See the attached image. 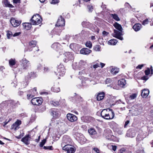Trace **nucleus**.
Masks as SVG:
<instances>
[{"instance_id":"nucleus-39","label":"nucleus","mask_w":153,"mask_h":153,"mask_svg":"<svg viewBox=\"0 0 153 153\" xmlns=\"http://www.w3.org/2000/svg\"><path fill=\"white\" fill-rule=\"evenodd\" d=\"M10 103L14 106H17L20 105L19 102L18 101H16L14 100H11Z\"/></svg>"},{"instance_id":"nucleus-61","label":"nucleus","mask_w":153,"mask_h":153,"mask_svg":"<svg viewBox=\"0 0 153 153\" xmlns=\"http://www.w3.org/2000/svg\"><path fill=\"white\" fill-rule=\"evenodd\" d=\"M144 65L143 64H141V65H138V66L136 67L137 68H139L140 69H141L144 66Z\"/></svg>"},{"instance_id":"nucleus-23","label":"nucleus","mask_w":153,"mask_h":153,"mask_svg":"<svg viewBox=\"0 0 153 153\" xmlns=\"http://www.w3.org/2000/svg\"><path fill=\"white\" fill-rule=\"evenodd\" d=\"M81 120L84 122L87 123H89L92 120L93 118L90 116H83L81 117Z\"/></svg>"},{"instance_id":"nucleus-53","label":"nucleus","mask_w":153,"mask_h":153,"mask_svg":"<svg viewBox=\"0 0 153 153\" xmlns=\"http://www.w3.org/2000/svg\"><path fill=\"white\" fill-rule=\"evenodd\" d=\"M59 2V0H52L51 3L52 4H56Z\"/></svg>"},{"instance_id":"nucleus-7","label":"nucleus","mask_w":153,"mask_h":153,"mask_svg":"<svg viewBox=\"0 0 153 153\" xmlns=\"http://www.w3.org/2000/svg\"><path fill=\"white\" fill-rule=\"evenodd\" d=\"M72 140L68 135H64L63 137L62 142L61 144V147H63L65 145H69L71 143Z\"/></svg>"},{"instance_id":"nucleus-54","label":"nucleus","mask_w":153,"mask_h":153,"mask_svg":"<svg viewBox=\"0 0 153 153\" xmlns=\"http://www.w3.org/2000/svg\"><path fill=\"white\" fill-rule=\"evenodd\" d=\"M112 80L110 78H108L106 79L105 81V83L106 84H108L111 82Z\"/></svg>"},{"instance_id":"nucleus-50","label":"nucleus","mask_w":153,"mask_h":153,"mask_svg":"<svg viewBox=\"0 0 153 153\" xmlns=\"http://www.w3.org/2000/svg\"><path fill=\"white\" fill-rule=\"evenodd\" d=\"M53 147L52 146H44L43 147V149H49L50 150H53Z\"/></svg>"},{"instance_id":"nucleus-1","label":"nucleus","mask_w":153,"mask_h":153,"mask_svg":"<svg viewBox=\"0 0 153 153\" xmlns=\"http://www.w3.org/2000/svg\"><path fill=\"white\" fill-rule=\"evenodd\" d=\"M101 117L106 120H111L114 118V114L113 110L110 108L104 109L101 112Z\"/></svg>"},{"instance_id":"nucleus-59","label":"nucleus","mask_w":153,"mask_h":153,"mask_svg":"<svg viewBox=\"0 0 153 153\" xmlns=\"http://www.w3.org/2000/svg\"><path fill=\"white\" fill-rule=\"evenodd\" d=\"M102 33V34H103V36H107V35H108L109 33L108 32H107L105 31H103Z\"/></svg>"},{"instance_id":"nucleus-17","label":"nucleus","mask_w":153,"mask_h":153,"mask_svg":"<svg viewBox=\"0 0 153 153\" xmlns=\"http://www.w3.org/2000/svg\"><path fill=\"white\" fill-rule=\"evenodd\" d=\"M10 22L12 25L14 27H16L20 25L21 23V21H18L15 18H11L10 19Z\"/></svg>"},{"instance_id":"nucleus-18","label":"nucleus","mask_w":153,"mask_h":153,"mask_svg":"<svg viewBox=\"0 0 153 153\" xmlns=\"http://www.w3.org/2000/svg\"><path fill=\"white\" fill-rule=\"evenodd\" d=\"M51 114L53 117H57L59 115V111L58 109L56 108H52L50 111Z\"/></svg>"},{"instance_id":"nucleus-2","label":"nucleus","mask_w":153,"mask_h":153,"mask_svg":"<svg viewBox=\"0 0 153 153\" xmlns=\"http://www.w3.org/2000/svg\"><path fill=\"white\" fill-rule=\"evenodd\" d=\"M20 65L19 68V71L22 72L27 69L30 66V64L29 61L25 58H23L21 61Z\"/></svg>"},{"instance_id":"nucleus-10","label":"nucleus","mask_w":153,"mask_h":153,"mask_svg":"<svg viewBox=\"0 0 153 153\" xmlns=\"http://www.w3.org/2000/svg\"><path fill=\"white\" fill-rule=\"evenodd\" d=\"M65 19L62 17L61 16H60L58 18L56 24L57 26H60V27L61 29L63 28V27L65 26Z\"/></svg>"},{"instance_id":"nucleus-16","label":"nucleus","mask_w":153,"mask_h":153,"mask_svg":"<svg viewBox=\"0 0 153 153\" xmlns=\"http://www.w3.org/2000/svg\"><path fill=\"white\" fill-rule=\"evenodd\" d=\"M65 56V62H67L68 61L72 60L74 59V57L73 54L71 53L70 52H66L64 53Z\"/></svg>"},{"instance_id":"nucleus-21","label":"nucleus","mask_w":153,"mask_h":153,"mask_svg":"<svg viewBox=\"0 0 153 153\" xmlns=\"http://www.w3.org/2000/svg\"><path fill=\"white\" fill-rule=\"evenodd\" d=\"M22 122L21 120H17L11 126V128L14 129L15 130H17L19 128V126L21 124Z\"/></svg>"},{"instance_id":"nucleus-3","label":"nucleus","mask_w":153,"mask_h":153,"mask_svg":"<svg viewBox=\"0 0 153 153\" xmlns=\"http://www.w3.org/2000/svg\"><path fill=\"white\" fill-rule=\"evenodd\" d=\"M65 68L64 66L61 64H60L58 66L57 71H54V73L58 77L59 79H60V76H63L65 73Z\"/></svg>"},{"instance_id":"nucleus-62","label":"nucleus","mask_w":153,"mask_h":153,"mask_svg":"<svg viewBox=\"0 0 153 153\" xmlns=\"http://www.w3.org/2000/svg\"><path fill=\"white\" fill-rule=\"evenodd\" d=\"M112 149L115 151L117 149V146H116L111 145Z\"/></svg>"},{"instance_id":"nucleus-55","label":"nucleus","mask_w":153,"mask_h":153,"mask_svg":"<svg viewBox=\"0 0 153 153\" xmlns=\"http://www.w3.org/2000/svg\"><path fill=\"white\" fill-rule=\"evenodd\" d=\"M85 74V71L84 69H82V70L79 72V75H82Z\"/></svg>"},{"instance_id":"nucleus-13","label":"nucleus","mask_w":153,"mask_h":153,"mask_svg":"<svg viewBox=\"0 0 153 153\" xmlns=\"http://www.w3.org/2000/svg\"><path fill=\"white\" fill-rule=\"evenodd\" d=\"M36 42L35 41H32L30 42L29 43L28 46L26 47L25 49V51H32V48L36 46Z\"/></svg>"},{"instance_id":"nucleus-33","label":"nucleus","mask_w":153,"mask_h":153,"mask_svg":"<svg viewBox=\"0 0 153 153\" xmlns=\"http://www.w3.org/2000/svg\"><path fill=\"white\" fill-rule=\"evenodd\" d=\"M4 2L6 7H13V6L11 4H10L8 0H4Z\"/></svg>"},{"instance_id":"nucleus-35","label":"nucleus","mask_w":153,"mask_h":153,"mask_svg":"<svg viewBox=\"0 0 153 153\" xmlns=\"http://www.w3.org/2000/svg\"><path fill=\"white\" fill-rule=\"evenodd\" d=\"M111 17L116 21H118L120 20L118 15L116 14H111Z\"/></svg>"},{"instance_id":"nucleus-34","label":"nucleus","mask_w":153,"mask_h":153,"mask_svg":"<svg viewBox=\"0 0 153 153\" xmlns=\"http://www.w3.org/2000/svg\"><path fill=\"white\" fill-rule=\"evenodd\" d=\"M89 133L91 135H94L96 134L97 132L93 128H91L88 130Z\"/></svg>"},{"instance_id":"nucleus-52","label":"nucleus","mask_w":153,"mask_h":153,"mask_svg":"<svg viewBox=\"0 0 153 153\" xmlns=\"http://www.w3.org/2000/svg\"><path fill=\"white\" fill-rule=\"evenodd\" d=\"M87 7L89 11L91 12L92 11L93 9V7L92 5H88Z\"/></svg>"},{"instance_id":"nucleus-9","label":"nucleus","mask_w":153,"mask_h":153,"mask_svg":"<svg viewBox=\"0 0 153 153\" xmlns=\"http://www.w3.org/2000/svg\"><path fill=\"white\" fill-rule=\"evenodd\" d=\"M148 135V133L146 131H141L138 134L136 138L137 141L139 142L140 141L143 140V139L147 136Z\"/></svg>"},{"instance_id":"nucleus-25","label":"nucleus","mask_w":153,"mask_h":153,"mask_svg":"<svg viewBox=\"0 0 153 153\" xmlns=\"http://www.w3.org/2000/svg\"><path fill=\"white\" fill-rule=\"evenodd\" d=\"M149 91L148 89H145L142 91L141 95L143 98H146L148 95L149 93Z\"/></svg>"},{"instance_id":"nucleus-28","label":"nucleus","mask_w":153,"mask_h":153,"mask_svg":"<svg viewBox=\"0 0 153 153\" xmlns=\"http://www.w3.org/2000/svg\"><path fill=\"white\" fill-rule=\"evenodd\" d=\"M105 97V93L103 92L99 93L97 96V100L98 101H100L102 100Z\"/></svg>"},{"instance_id":"nucleus-60","label":"nucleus","mask_w":153,"mask_h":153,"mask_svg":"<svg viewBox=\"0 0 153 153\" xmlns=\"http://www.w3.org/2000/svg\"><path fill=\"white\" fill-rule=\"evenodd\" d=\"M100 66V64H96L93 65V67L94 68H96Z\"/></svg>"},{"instance_id":"nucleus-6","label":"nucleus","mask_w":153,"mask_h":153,"mask_svg":"<svg viewBox=\"0 0 153 153\" xmlns=\"http://www.w3.org/2000/svg\"><path fill=\"white\" fill-rule=\"evenodd\" d=\"M74 137L81 144H83L85 142V139L81 133L76 132L73 134Z\"/></svg>"},{"instance_id":"nucleus-48","label":"nucleus","mask_w":153,"mask_h":153,"mask_svg":"<svg viewBox=\"0 0 153 153\" xmlns=\"http://www.w3.org/2000/svg\"><path fill=\"white\" fill-rule=\"evenodd\" d=\"M149 21L148 19H146L143 20L142 22V24L143 25H145L149 23Z\"/></svg>"},{"instance_id":"nucleus-45","label":"nucleus","mask_w":153,"mask_h":153,"mask_svg":"<svg viewBox=\"0 0 153 153\" xmlns=\"http://www.w3.org/2000/svg\"><path fill=\"white\" fill-rule=\"evenodd\" d=\"M13 35L12 32L10 31H8L7 32V38L9 39Z\"/></svg>"},{"instance_id":"nucleus-26","label":"nucleus","mask_w":153,"mask_h":153,"mask_svg":"<svg viewBox=\"0 0 153 153\" xmlns=\"http://www.w3.org/2000/svg\"><path fill=\"white\" fill-rule=\"evenodd\" d=\"M142 27L141 25L139 23H137L134 25L132 28L135 31H139Z\"/></svg>"},{"instance_id":"nucleus-56","label":"nucleus","mask_w":153,"mask_h":153,"mask_svg":"<svg viewBox=\"0 0 153 153\" xmlns=\"http://www.w3.org/2000/svg\"><path fill=\"white\" fill-rule=\"evenodd\" d=\"M43 66L41 64H39L38 65L37 67V69L39 70H40L43 68Z\"/></svg>"},{"instance_id":"nucleus-12","label":"nucleus","mask_w":153,"mask_h":153,"mask_svg":"<svg viewBox=\"0 0 153 153\" xmlns=\"http://www.w3.org/2000/svg\"><path fill=\"white\" fill-rule=\"evenodd\" d=\"M36 88H34L33 89H31L28 91L27 97L28 99H30L34 97L37 94Z\"/></svg>"},{"instance_id":"nucleus-27","label":"nucleus","mask_w":153,"mask_h":153,"mask_svg":"<svg viewBox=\"0 0 153 153\" xmlns=\"http://www.w3.org/2000/svg\"><path fill=\"white\" fill-rule=\"evenodd\" d=\"M118 85L121 87H123L126 84V81L124 79H122L118 81Z\"/></svg>"},{"instance_id":"nucleus-4","label":"nucleus","mask_w":153,"mask_h":153,"mask_svg":"<svg viewBox=\"0 0 153 153\" xmlns=\"http://www.w3.org/2000/svg\"><path fill=\"white\" fill-rule=\"evenodd\" d=\"M42 19L38 14L34 15L30 19V21L32 25H38L42 22Z\"/></svg>"},{"instance_id":"nucleus-44","label":"nucleus","mask_w":153,"mask_h":153,"mask_svg":"<svg viewBox=\"0 0 153 153\" xmlns=\"http://www.w3.org/2000/svg\"><path fill=\"white\" fill-rule=\"evenodd\" d=\"M137 96V95L135 94H133L131 95H130L129 97V99L130 100H133Z\"/></svg>"},{"instance_id":"nucleus-5","label":"nucleus","mask_w":153,"mask_h":153,"mask_svg":"<svg viewBox=\"0 0 153 153\" xmlns=\"http://www.w3.org/2000/svg\"><path fill=\"white\" fill-rule=\"evenodd\" d=\"M86 63L85 62L82 60H81L79 62L78 65H77L76 62H74L72 65V67L74 70H80L84 69Z\"/></svg>"},{"instance_id":"nucleus-43","label":"nucleus","mask_w":153,"mask_h":153,"mask_svg":"<svg viewBox=\"0 0 153 153\" xmlns=\"http://www.w3.org/2000/svg\"><path fill=\"white\" fill-rule=\"evenodd\" d=\"M118 153H129L128 152L126 151V149L124 148L121 149L118 152Z\"/></svg>"},{"instance_id":"nucleus-41","label":"nucleus","mask_w":153,"mask_h":153,"mask_svg":"<svg viewBox=\"0 0 153 153\" xmlns=\"http://www.w3.org/2000/svg\"><path fill=\"white\" fill-rule=\"evenodd\" d=\"M85 45L87 47L91 48L92 47V43L91 41H87L85 43Z\"/></svg>"},{"instance_id":"nucleus-19","label":"nucleus","mask_w":153,"mask_h":153,"mask_svg":"<svg viewBox=\"0 0 153 153\" xmlns=\"http://www.w3.org/2000/svg\"><path fill=\"white\" fill-rule=\"evenodd\" d=\"M67 117L68 119L71 122H75L77 120V117L76 116L71 113L68 114L67 115Z\"/></svg>"},{"instance_id":"nucleus-11","label":"nucleus","mask_w":153,"mask_h":153,"mask_svg":"<svg viewBox=\"0 0 153 153\" xmlns=\"http://www.w3.org/2000/svg\"><path fill=\"white\" fill-rule=\"evenodd\" d=\"M43 101L41 98H34L32 99L31 102L33 105H39L42 104Z\"/></svg>"},{"instance_id":"nucleus-29","label":"nucleus","mask_w":153,"mask_h":153,"mask_svg":"<svg viewBox=\"0 0 153 153\" xmlns=\"http://www.w3.org/2000/svg\"><path fill=\"white\" fill-rule=\"evenodd\" d=\"M31 23H24L22 24V25L25 29L29 30L31 27Z\"/></svg>"},{"instance_id":"nucleus-37","label":"nucleus","mask_w":153,"mask_h":153,"mask_svg":"<svg viewBox=\"0 0 153 153\" xmlns=\"http://www.w3.org/2000/svg\"><path fill=\"white\" fill-rule=\"evenodd\" d=\"M9 64L10 66H12L15 65L16 64L15 59H10L9 60Z\"/></svg>"},{"instance_id":"nucleus-57","label":"nucleus","mask_w":153,"mask_h":153,"mask_svg":"<svg viewBox=\"0 0 153 153\" xmlns=\"http://www.w3.org/2000/svg\"><path fill=\"white\" fill-rule=\"evenodd\" d=\"M93 150L97 153H99L100 152V150L98 148L96 147L94 148Z\"/></svg>"},{"instance_id":"nucleus-24","label":"nucleus","mask_w":153,"mask_h":153,"mask_svg":"<svg viewBox=\"0 0 153 153\" xmlns=\"http://www.w3.org/2000/svg\"><path fill=\"white\" fill-rule=\"evenodd\" d=\"M91 51L88 48H84L82 49L80 51L81 54L85 55L89 54Z\"/></svg>"},{"instance_id":"nucleus-8","label":"nucleus","mask_w":153,"mask_h":153,"mask_svg":"<svg viewBox=\"0 0 153 153\" xmlns=\"http://www.w3.org/2000/svg\"><path fill=\"white\" fill-rule=\"evenodd\" d=\"M62 148V149L67 152V153H74L76 150V149L71 145H65Z\"/></svg>"},{"instance_id":"nucleus-46","label":"nucleus","mask_w":153,"mask_h":153,"mask_svg":"<svg viewBox=\"0 0 153 153\" xmlns=\"http://www.w3.org/2000/svg\"><path fill=\"white\" fill-rule=\"evenodd\" d=\"M46 140L45 139H44L42 140V142H40L39 146L40 147H42L45 144L46 142Z\"/></svg>"},{"instance_id":"nucleus-30","label":"nucleus","mask_w":153,"mask_h":153,"mask_svg":"<svg viewBox=\"0 0 153 153\" xmlns=\"http://www.w3.org/2000/svg\"><path fill=\"white\" fill-rule=\"evenodd\" d=\"M118 41L117 39H112L109 40L108 42V44L109 45H115L117 42Z\"/></svg>"},{"instance_id":"nucleus-31","label":"nucleus","mask_w":153,"mask_h":153,"mask_svg":"<svg viewBox=\"0 0 153 153\" xmlns=\"http://www.w3.org/2000/svg\"><path fill=\"white\" fill-rule=\"evenodd\" d=\"M115 28L120 31H122L123 28L121 25L117 22L115 23L114 25Z\"/></svg>"},{"instance_id":"nucleus-63","label":"nucleus","mask_w":153,"mask_h":153,"mask_svg":"<svg viewBox=\"0 0 153 153\" xmlns=\"http://www.w3.org/2000/svg\"><path fill=\"white\" fill-rule=\"evenodd\" d=\"M21 33L20 32H18V33H15L13 35V36L14 37H15V36H19L20 34Z\"/></svg>"},{"instance_id":"nucleus-32","label":"nucleus","mask_w":153,"mask_h":153,"mask_svg":"<svg viewBox=\"0 0 153 153\" xmlns=\"http://www.w3.org/2000/svg\"><path fill=\"white\" fill-rule=\"evenodd\" d=\"M119 71V69L117 68H112L111 70V72L112 74L116 75Z\"/></svg>"},{"instance_id":"nucleus-42","label":"nucleus","mask_w":153,"mask_h":153,"mask_svg":"<svg viewBox=\"0 0 153 153\" xmlns=\"http://www.w3.org/2000/svg\"><path fill=\"white\" fill-rule=\"evenodd\" d=\"M101 47L100 45H96L94 47V49L96 51H100Z\"/></svg>"},{"instance_id":"nucleus-36","label":"nucleus","mask_w":153,"mask_h":153,"mask_svg":"<svg viewBox=\"0 0 153 153\" xmlns=\"http://www.w3.org/2000/svg\"><path fill=\"white\" fill-rule=\"evenodd\" d=\"M50 103L55 106H57L59 105V102L58 101H50Z\"/></svg>"},{"instance_id":"nucleus-38","label":"nucleus","mask_w":153,"mask_h":153,"mask_svg":"<svg viewBox=\"0 0 153 153\" xmlns=\"http://www.w3.org/2000/svg\"><path fill=\"white\" fill-rule=\"evenodd\" d=\"M51 90L52 91L55 92H58L60 91V89L59 87H53L51 88Z\"/></svg>"},{"instance_id":"nucleus-20","label":"nucleus","mask_w":153,"mask_h":153,"mask_svg":"<svg viewBox=\"0 0 153 153\" xmlns=\"http://www.w3.org/2000/svg\"><path fill=\"white\" fill-rule=\"evenodd\" d=\"M31 135L30 134H28L22 138L21 141L24 143L25 144L28 145L30 144L29 139L30 138Z\"/></svg>"},{"instance_id":"nucleus-64","label":"nucleus","mask_w":153,"mask_h":153,"mask_svg":"<svg viewBox=\"0 0 153 153\" xmlns=\"http://www.w3.org/2000/svg\"><path fill=\"white\" fill-rule=\"evenodd\" d=\"M137 153H144V150L143 149L138 150L137 152Z\"/></svg>"},{"instance_id":"nucleus-40","label":"nucleus","mask_w":153,"mask_h":153,"mask_svg":"<svg viewBox=\"0 0 153 153\" xmlns=\"http://www.w3.org/2000/svg\"><path fill=\"white\" fill-rule=\"evenodd\" d=\"M29 75L30 78H34L37 76V74L34 72H31L29 74Z\"/></svg>"},{"instance_id":"nucleus-47","label":"nucleus","mask_w":153,"mask_h":153,"mask_svg":"<svg viewBox=\"0 0 153 153\" xmlns=\"http://www.w3.org/2000/svg\"><path fill=\"white\" fill-rule=\"evenodd\" d=\"M145 74L146 75H148L150 74V70L149 68H147V69L144 71Z\"/></svg>"},{"instance_id":"nucleus-22","label":"nucleus","mask_w":153,"mask_h":153,"mask_svg":"<svg viewBox=\"0 0 153 153\" xmlns=\"http://www.w3.org/2000/svg\"><path fill=\"white\" fill-rule=\"evenodd\" d=\"M55 26L56 27L54 28V30L55 32V33L56 34L59 35L62 30L64 29V28L63 27V28L61 29L60 27H60V26H57L56 25Z\"/></svg>"},{"instance_id":"nucleus-14","label":"nucleus","mask_w":153,"mask_h":153,"mask_svg":"<svg viewBox=\"0 0 153 153\" xmlns=\"http://www.w3.org/2000/svg\"><path fill=\"white\" fill-rule=\"evenodd\" d=\"M122 31H120L116 30H114V33L113 34V36L121 40H123V38L121 36Z\"/></svg>"},{"instance_id":"nucleus-51","label":"nucleus","mask_w":153,"mask_h":153,"mask_svg":"<svg viewBox=\"0 0 153 153\" xmlns=\"http://www.w3.org/2000/svg\"><path fill=\"white\" fill-rule=\"evenodd\" d=\"M43 70H44V72H46L49 71V68H48V67L45 66V65H44L43 67Z\"/></svg>"},{"instance_id":"nucleus-49","label":"nucleus","mask_w":153,"mask_h":153,"mask_svg":"<svg viewBox=\"0 0 153 153\" xmlns=\"http://www.w3.org/2000/svg\"><path fill=\"white\" fill-rule=\"evenodd\" d=\"M82 97L80 96H77V100H76V102L78 103L81 102H82Z\"/></svg>"},{"instance_id":"nucleus-58","label":"nucleus","mask_w":153,"mask_h":153,"mask_svg":"<svg viewBox=\"0 0 153 153\" xmlns=\"http://www.w3.org/2000/svg\"><path fill=\"white\" fill-rule=\"evenodd\" d=\"M141 78L142 79L146 81L148 79V77L147 76H144L142 77Z\"/></svg>"},{"instance_id":"nucleus-15","label":"nucleus","mask_w":153,"mask_h":153,"mask_svg":"<svg viewBox=\"0 0 153 153\" xmlns=\"http://www.w3.org/2000/svg\"><path fill=\"white\" fill-rule=\"evenodd\" d=\"M51 47L57 51H59L60 55L62 53V50L60 49L61 46L59 43L57 42L54 43L51 45Z\"/></svg>"}]
</instances>
